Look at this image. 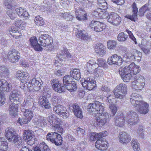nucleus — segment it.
<instances>
[{"label":"nucleus","mask_w":151,"mask_h":151,"mask_svg":"<svg viewBox=\"0 0 151 151\" xmlns=\"http://www.w3.org/2000/svg\"><path fill=\"white\" fill-rule=\"evenodd\" d=\"M107 134L106 131L102 132L99 133L96 132L91 133L90 134V140L91 141L95 140L97 139L104 137L106 136Z\"/></svg>","instance_id":"31"},{"label":"nucleus","mask_w":151,"mask_h":151,"mask_svg":"<svg viewBox=\"0 0 151 151\" xmlns=\"http://www.w3.org/2000/svg\"><path fill=\"white\" fill-rule=\"evenodd\" d=\"M137 133L138 135L140 136L141 138H144L143 126H139L138 127Z\"/></svg>","instance_id":"57"},{"label":"nucleus","mask_w":151,"mask_h":151,"mask_svg":"<svg viewBox=\"0 0 151 151\" xmlns=\"http://www.w3.org/2000/svg\"><path fill=\"white\" fill-rule=\"evenodd\" d=\"M1 90L3 91L8 92L12 90V85L6 81V82L2 86Z\"/></svg>","instance_id":"43"},{"label":"nucleus","mask_w":151,"mask_h":151,"mask_svg":"<svg viewBox=\"0 0 151 151\" xmlns=\"http://www.w3.org/2000/svg\"><path fill=\"white\" fill-rule=\"evenodd\" d=\"M55 80H53L50 81L51 84H53L52 88L54 90L58 93H61L65 91V87L59 82H55Z\"/></svg>","instance_id":"23"},{"label":"nucleus","mask_w":151,"mask_h":151,"mask_svg":"<svg viewBox=\"0 0 151 151\" xmlns=\"http://www.w3.org/2000/svg\"><path fill=\"white\" fill-rule=\"evenodd\" d=\"M131 145L134 151H139L140 149L139 143L136 140L133 139L131 142Z\"/></svg>","instance_id":"48"},{"label":"nucleus","mask_w":151,"mask_h":151,"mask_svg":"<svg viewBox=\"0 0 151 151\" xmlns=\"http://www.w3.org/2000/svg\"><path fill=\"white\" fill-rule=\"evenodd\" d=\"M13 141L11 142L14 143L16 147L20 148L22 147V142H23V141L20 137L17 136L16 138L14 139V140Z\"/></svg>","instance_id":"38"},{"label":"nucleus","mask_w":151,"mask_h":151,"mask_svg":"<svg viewBox=\"0 0 151 151\" xmlns=\"http://www.w3.org/2000/svg\"><path fill=\"white\" fill-rule=\"evenodd\" d=\"M130 102L132 105L139 113L143 114H147L149 111L148 104L141 100V96L136 93H132L130 96Z\"/></svg>","instance_id":"2"},{"label":"nucleus","mask_w":151,"mask_h":151,"mask_svg":"<svg viewBox=\"0 0 151 151\" xmlns=\"http://www.w3.org/2000/svg\"><path fill=\"white\" fill-rule=\"evenodd\" d=\"M15 25L17 27L21 29H23L26 26L25 22L21 19H17L14 23Z\"/></svg>","instance_id":"42"},{"label":"nucleus","mask_w":151,"mask_h":151,"mask_svg":"<svg viewBox=\"0 0 151 151\" xmlns=\"http://www.w3.org/2000/svg\"><path fill=\"white\" fill-rule=\"evenodd\" d=\"M5 136L9 141H13L14 139L17 136L14 129L11 127H8L6 129Z\"/></svg>","instance_id":"21"},{"label":"nucleus","mask_w":151,"mask_h":151,"mask_svg":"<svg viewBox=\"0 0 151 151\" xmlns=\"http://www.w3.org/2000/svg\"><path fill=\"white\" fill-rule=\"evenodd\" d=\"M77 36L81 37L82 39L86 40H88L90 38V36L88 35L87 33L84 30L78 31Z\"/></svg>","instance_id":"37"},{"label":"nucleus","mask_w":151,"mask_h":151,"mask_svg":"<svg viewBox=\"0 0 151 151\" xmlns=\"http://www.w3.org/2000/svg\"><path fill=\"white\" fill-rule=\"evenodd\" d=\"M107 99L106 101L109 103H112L114 101V96L113 95H107Z\"/></svg>","instance_id":"63"},{"label":"nucleus","mask_w":151,"mask_h":151,"mask_svg":"<svg viewBox=\"0 0 151 151\" xmlns=\"http://www.w3.org/2000/svg\"><path fill=\"white\" fill-rule=\"evenodd\" d=\"M6 100L5 94L3 92L0 91V106L5 104Z\"/></svg>","instance_id":"54"},{"label":"nucleus","mask_w":151,"mask_h":151,"mask_svg":"<svg viewBox=\"0 0 151 151\" xmlns=\"http://www.w3.org/2000/svg\"><path fill=\"white\" fill-rule=\"evenodd\" d=\"M21 95L20 91L16 89H12L10 93L9 98L12 103L10 104L9 111V114L12 116H15L17 114L18 112L17 102L19 101Z\"/></svg>","instance_id":"3"},{"label":"nucleus","mask_w":151,"mask_h":151,"mask_svg":"<svg viewBox=\"0 0 151 151\" xmlns=\"http://www.w3.org/2000/svg\"><path fill=\"white\" fill-rule=\"evenodd\" d=\"M64 72L61 70H58L55 72L54 74L56 76L60 77L64 74Z\"/></svg>","instance_id":"64"},{"label":"nucleus","mask_w":151,"mask_h":151,"mask_svg":"<svg viewBox=\"0 0 151 151\" xmlns=\"http://www.w3.org/2000/svg\"><path fill=\"white\" fill-rule=\"evenodd\" d=\"M82 86L88 90L93 89L96 86V81L95 78L93 77H87L86 79L81 80Z\"/></svg>","instance_id":"12"},{"label":"nucleus","mask_w":151,"mask_h":151,"mask_svg":"<svg viewBox=\"0 0 151 151\" xmlns=\"http://www.w3.org/2000/svg\"><path fill=\"white\" fill-rule=\"evenodd\" d=\"M104 104L101 102L96 101L93 103L89 104L88 106V111L91 114L94 116L96 115V114H101L104 113Z\"/></svg>","instance_id":"6"},{"label":"nucleus","mask_w":151,"mask_h":151,"mask_svg":"<svg viewBox=\"0 0 151 151\" xmlns=\"http://www.w3.org/2000/svg\"><path fill=\"white\" fill-rule=\"evenodd\" d=\"M123 59L121 56L114 54L108 58L107 63L110 65L114 64L119 65L122 64Z\"/></svg>","instance_id":"19"},{"label":"nucleus","mask_w":151,"mask_h":151,"mask_svg":"<svg viewBox=\"0 0 151 151\" xmlns=\"http://www.w3.org/2000/svg\"><path fill=\"white\" fill-rule=\"evenodd\" d=\"M107 142L103 139H98L95 143L96 148L100 150H104L107 148Z\"/></svg>","instance_id":"29"},{"label":"nucleus","mask_w":151,"mask_h":151,"mask_svg":"<svg viewBox=\"0 0 151 151\" xmlns=\"http://www.w3.org/2000/svg\"><path fill=\"white\" fill-rule=\"evenodd\" d=\"M9 31L10 34L15 38H18L21 36V33L17 28H12Z\"/></svg>","instance_id":"35"},{"label":"nucleus","mask_w":151,"mask_h":151,"mask_svg":"<svg viewBox=\"0 0 151 151\" xmlns=\"http://www.w3.org/2000/svg\"><path fill=\"white\" fill-rule=\"evenodd\" d=\"M101 9V11H99V17L102 18L108 17L109 15L108 12L105 10V9Z\"/></svg>","instance_id":"50"},{"label":"nucleus","mask_w":151,"mask_h":151,"mask_svg":"<svg viewBox=\"0 0 151 151\" xmlns=\"http://www.w3.org/2000/svg\"><path fill=\"white\" fill-rule=\"evenodd\" d=\"M128 38V36L124 32L119 33L117 36V40L120 42H124Z\"/></svg>","instance_id":"44"},{"label":"nucleus","mask_w":151,"mask_h":151,"mask_svg":"<svg viewBox=\"0 0 151 151\" xmlns=\"http://www.w3.org/2000/svg\"><path fill=\"white\" fill-rule=\"evenodd\" d=\"M119 70V73L123 81L125 82H129L132 76L131 73L128 70V68L126 66H123L120 68Z\"/></svg>","instance_id":"14"},{"label":"nucleus","mask_w":151,"mask_h":151,"mask_svg":"<svg viewBox=\"0 0 151 151\" xmlns=\"http://www.w3.org/2000/svg\"><path fill=\"white\" fill-rule=\"evenodd\" d=\"M43 82L39 78L32 79L31 82H26L24 84L23 89L25 90L27 88L29 91H38L41 88Z\"/></svg>","instance_id":"5"},{"label":"nucleus","mask_w":151,"mask_h":151,"mask_svg":"<svg viewBox=\"0 0 151 151\" xmlns=\"http://www.w3.org/2000/svg\"><path fill=\"white\" fill-rule=\"evenodd\" d=\"M110 111L112 114V116H114L117 111V107L114 104H110L109 106Z\"/></svg>","instance_id":"58"},{"label":"nucleus","mask_w":151,"mask_h":151,"mask_svg":"<svg viewBox=\"0 0 151 151\" xmlns=\"http://www.w3.org/2000/svg\"><path fill=\"white\" fill-rule=\"evenodd\" d=\"M40 104L45 109H50V104L47 98V97L45 96H42L40 99Z\"/></svg>","instance_id":"32"},{"label":"nucleus","mask_w":151,"mask_h":151,"mask_svg":"<svg viewBox=\"0 0 151 151\" xmlns=\"http://www.w3.org/2000/svg\"><path fill=\"white\" fill-rule=\"evenodd\" d=\"M123 59L125 60H127V61L133 60H134V55H132V54L129 53H127L124 54Z\"/></svg>","instance_id":"52"},{"label":"nucleus","mask_w":151,"mask_h":151,"mask_svg":"<svg viewBox=\"0 0 151 151\" xmlns=\"http://www.w3.org/2000/svg\"><path fill=\"white\" fill-rule=\"evenodd\" d=\"M30 43L34 49L37 51H41L42 49V46L45 47L46 50H53L52 44V38L48 35H41L38 39L40 42L39 44L36 37H33L29 39Z\"/></svg>","instance_id":"1"},{"label":"nucleus","mask_w":151,"mask_h":151,"mask_svg":"<svg viewBox=\"0 0 151 151\" xmlns=\"http://www.w3.org/2000/svg\"><path fill=\"white\" fill-rule=\"evenodd\" d=\"M52 105L55 106H57V104L58 103V98L56 96H54L51 99Z\"/></svg>","instance_id":"62"},{"label":"nucleus","mask_w":151,"mask_h":151,"mask_svg":"<svg viewBox=\"0 0 151 151\" xmlns=\"http://www.w3.org/2000/svg\"><path fill=\"white\" fill-rule=\"evenodd\" d=\"M77 132V135L79 137H82L83 136L84 131V130L80 127H78L76 129Z\"/></svg>","instance_id":"61"},{"label":"nucleus","mask_w":151,"mask_h":151,"mask_svg":"<svg viewBox=\"0 0 151 151\" xmlns=\"http://www.w3.org/2000/svg\"><path fill=\"white\" fill-rule=\"evenodd\" d=\"M125 119H124L123 116H117L115 121V123L116 125L119 127H122L124 123V120Z\"/></svg>","instance_id":"39"},{"label":"nucleus","mask_w":151,"mask_h":151,"mask_svg":"<svg viewBox=\"0 0 151 151\" xmlns=\"http://www.w3.org/2000/svg\"><path fill=\"white\" fill-rule=\"evenodd\" d=\"M106 47L101 43L96 44L95 46V50L99 56H102L106 53Z\"/></svg>","instance_id":"27"},{"label":"nucleus","mask_w":151,"mask_h":151,"mask_svg":"<svg viewBox=\"0 0 151 151\" xmlns=\"http://www.w3.org/2000/svg\"><path fill=\"white\" fill-rule=\"evenodd\" d=\"M4 140V138H0V150L5 151L8 149V143Z\"/></svg>","instance_id":"40"},{"label":"nucleus","mask_w":151,"mask_h":151,"mask_svg":"<svg viewBox=\"0 0 151 151\" xmlns=\"http://www.w3.org/2000/svg\"><path fill=\"white\" fill-rule=\"evenodd\" d=\"M128 68V70L130 73L133 75H136L139 73L141 70L140 67L136 65L134 63H132L128 67H126Z\"/></svg>","instance_id":"30"},{"label":"nucleus","mask_w":151,"mask_h":151,"mask_svg":"<svg viewBox=\"0 0 151 151\" xmlns=\"http://www.w3.org/2000/svg\"><path fill=\"white\" fill-rule=\"evenodd\" d=\"M58 134L56 132L48 133L46 136L47 140L52 143L54 138L56 137V136L58 135Z\"/></svg>","instance_id":"41"},{"label":"nucleus","mask_w":151,"mask_h":151,"mask_svg":"<svg viewBox=\"0 0 151 151\" xmlns=\"http://www.w3.org/2000/svg\"><path fill=\"white\" fill-rule=\"evenodd\" d=\"M15 11L19 16L22 18H24L27 19L29 17V14L25 9L19 7L15 9Z\"/></svg>","instance_id":"25"},{"label":"nucleus","mask_w":151,"mask_h":151,"mask_svg":"<svg viewBox=\"0 0 151 151\" xmlns=\"http://www.w3.org/2000/svg\"><path fill=\"white\" fill-rule=\"evenodd\" d=\"M119 142L120 143L127 144L131 141L130 136L125 132H121L119 136Z\"/></svg>","instance_id":"24"},{"label":"nucleus","mask_w":151,"mask_h":151,"mask_svg":"<svg viewBox=\"0 0 151 151\" xmlns=\"http://www.w3.org/2000/svg\"><path fill=\"white\" fill-rule=\"evenodd\" d=\"M34 134L32 131L27 130L24 132L23 134V139L29 145H32L37 141Z\"/></svg>","instance_id":"15"},{"label":"nucleus","mask_w":151,"mask_h":151,"mask_svg":"<svg viewBox=\"0 0 151 151\" xmlns=\"http://www.w3.org/2000/svg\"><path fill=\"white\" fill-rule=\"evenodd\" d=\"M70 74L72 76V78L76 80H79L81 78L80 70L78 69H74L71 70Z\"/></svg>","instance_id":"33"},{"label":"nucleus","mask_w":151,"mask_h":151,"mask_svg":"<svg viewBox=\"0 0 151 151\" xmlns=\"http://www.w3.org/2000/svg\"><path fill=\"white\" fill-rule=\"evenodd\" d=\"M6 13L11 19L14 20L17 17V15L12 10H8Z\"/></svg>","instance_id":"55"},{"label":"nucleus","mask_w":151,"mask_h":151,"mask_svg":"<svg viewBox=\"0 0 151 151\" xmlns=\"http://www.w3.org/2000/svg\"><path fill=\"white\" fill-rule=\"evenodd\" d=\"M149 6L146 4L142 6L139 9V16H142L146 13L147 14V17L151 20V10Z\"/></svg>","instance_id":"20"},{"label":"nucleus","mask_w":151,"mask_h":151,"mask_svg":"<svg viewBox=\"0 0 151 151\" xmlns=\"http://www.w3.org/2000/svg\"><path fill=\"white\" fill-rule=\"evenodd\" d=\"M36 24L39 26H42L44 24V22L42 17L39 16H37L35 17V19Z\"/></svg>","instance_id":"51"},{"label":"nucleus","mask_w":151,"mask_h":151,"mask_svg":"<svg viewBox=\"0 0 151 151\" xmlns=\"http://www.w3.org/2000/svg\"><path fill=\"white\" fill-rule=\"evenodd\" d=\"M16 76L18 79L21 80V82L22 83L24 82V81L26 82H27V80H28L29 77L28 73L25 71L19 70L16 73Z\"/></svg>","instance_id":"26"},{"label":"nucleus","mask_w":151,"mask_h":151,"mask_svg":"<svg viewBox=\"0 0 151 151\" xmlns=\"http://www.w3.org/2000/svg\"><path fill=\"white\" fill-rule=\"evenodd\" d=\"M121 21V18L115 12L111 13L108 17V21L112 24L117 26L119 25Z\"/></svg>","instance_id":"18"},{"label":"nucleus","mask_w":151,"mask_h":151,"mask_svg":"<svg viewBox=\"0 0 151 151\" xmlns=\"http://www.w3.org/2000/svg\"><path fill=\"white\" fill-rule=\"evenodd\" d=\"M75 16L76 19L80 21H85L88 19L87 13H85L83 14L81 12L78 11H75Z\"/></svg>","instance_id":"34"},{"label":"nucleus","mask_w":151,"mask_h":151,"mask_svg":"<svg viewBox=\"0 0 151 151\" xmlns=\"http://www.w3.org/2000/svg\"><path fill=\"white\" fill-rule=\"evenodd\" d=\"M50 118L51 120V122L49 121L51 129L60 133H62L63 129L60 125L63 124V121L54 114L50 116Z\"/></svg>","instance_id":"7"},{"label":"nucleus","mask_w":151,"mask_h":151,"mask_svg":"<svg viewBox=\"0 0 151 151\" xmlns=\"http://www.w3.org/2000/svg\"><path fill=\"white\" fill-rule=\"evenodd\" d=\"M139 47L145 54L149 53L151 49V41L142 40Z\"/></svg>","instance_id":"22"},{"label":"nucleus","mask_w":151,"mask_h":151,"mask_svg":"<svg viewBox=\"0 0 151 151\" xmlns=\"http://www.w3.org/2000/svg\"><path fill=\"white\" fill-rule=\"evenodd\" d=\"M99 21H91L89 24V27L93 30H95V28L96 27Z\"/></svg>","instance_id":"56"},{"label":"nucleus","mask_w":151,"mask_h":151,"mask_svg":"<svg viewBox=\"0 0 151 151\" xmlns=\"http://www.w3.org/2000/svg\"><path fill=\"white\" fill-rule=\"evenodd\" d=\"M133 9V12L134 13V17H137V15L138 9L137 6V5L135 2H134L132 5Z\"/></svg>","instance_id":"60"},{"label":"nucleus","mask_w":151,"mask_h":151,"mask_svg":"<svg viewBox=\"0 0 151 151\" xmlns=\"http://www.w3.org/2000/svg\"><path fill=\"white\" fill-rule=\"evenodd\" d=\"M21 109L23 113V118L21 119L19 118L18 120V122L20 124L22 123L27 124L32 119L34 116V114L32 111L28 109L24 108V106H21Z\"/></svg>","instance_id":"8"},{"label":"nucleus","mask_w":151,"mask_h":151,"mask_svg":"<svg viewBox=\"0 0 151 151\" xmlns=\"http://www.w3.org/2000/svg\"><path fill=\"white\" fill-rule=\"evenodd\" d=\"M33 104V103L31 100L27 99L26 101H25L22 106H24V108H26V109L27 108H31V106Z\"/></svg>","instance_id":"53"},{"label":"nucleus","mask_w":151,"mask_h":151,"mask_svg":"<svg viewBox=\"0 0 151 151\" xmlns=\"http://www.w3.org/2000/svg\"><path fill=\"white\" fill-rule=\"evenodd\" d=\"M110 118V116H109L108 113L105 112L101 114L99 116L96 117V120L98 125L101 127L108 122Z\"/></svg>","instance_id":"17"},{"label":"nucleus","mask_w":151,"mask_h":151,"mask_svg":"<svg viewBox=\"0 0 151 151\" xmlns=\"http://www.w3.org/2000/svg\"><path fill=\"white\" fill-rule=\"evenodd\" d=\"M72 110L75 115L78 118L81 119L83 118L82 111L80 106L77 104H73L71 106Z\"/></svg>","instance_id":"28"},{"label":"nucleus","mask_w":151,"mask_h":151,"mask_svg":"<svg viewBox=\"0 0 151 151\" xmlns=\"http://www.w3.org/2000/svg\"><path fill=\"white\" fill-rule=\"evenodd\" d=\"M127 86L124 83H120L117 86L114 92L116 98H123L127 92Z\"/></svg>","instance_id":"9"},{"label":"nucleus","mask_w":151,"mask_h":151,"mask_svg":"<svg viewBox=\"0 0 151 151\" xmlns=\"http://www.w3.org/2000/svg\"><path fill=\"white\" fill-rule=\"evenodd\" d=\"M7 57L9 62L12 63L18 62L20 58L19 53L14 49H12L9 51Z\"/></svg>","instance_id":"16"},{"label":"nucleus","mask_w":151,"mask_h":151,"mask_svg":"<svg viewBox=\"0 0 151 151\" xmlns=\"http://www.w3.org/2000/svg\"><path fill=\"white\" fill-rule=\"evenodd\" d=\"M125 119L128 124L133 125L138 123L139 118L138 115L136 112L130 110L127 113Z\"/></svg>","instance_id":"11"},{"label":"nucleus","mask_w":151,"mask_h":151,"mask_svg":"<svg viewBox=\"0 0 151 151\" xmlns=\"http://www.w3.org/2000/svg\"><path fill=\"white\" fill-rule=\"evenodd\" d=\"M73 78L71 75H67L65 76L63 78V84L65 85L73 82Z\"/></svg>","instance_id":"46"},{"label":"nucleus","mask_w":151,"mask_h":151,"mask_svg":"<svg viewBox=\"0 0 151 151\" xmlns=\"http://www.w3.org/2000/svg\"><path fill=\"white\" fill-rule=\"evenodd\" d=\"M65 88L70 92L75 91L77 89V85L75 81L71 82L65 85Z\"/></svg>","instance_id":"36"},{"label":"nucleus","mask_w":151,"mask_h":151,"mask_svg":"<svg viewBox=\"0 0 151 151\" xmlns=\"http://www.w3.org/2000/svg\"><path fill=\"white\" fill-rule=\"evenodd\" d=\"M56 137L54 138L53 143H54L55 145L57 146L61 145L62 144V137L60 134H58V135L56 136Z\"/></svg>","instance_id":"45"},{"label":"nucleus","mask_w":151,"mask_h":151,"mask_svg":"<svg viewBox=\"0 0 151 151\" xmlns=\"http://www.w3.org/2000/svg\"><path fill=\"white\" fill-rule=\"evenodd\" d=\"M98 63L93 60H89L88 62L85 66V68L87 71L90 73L98 74L100 71H99V69L96 68L98 66L106 68L107 65L105 60L103 58L98 59Z\"/></svg>","instance_id":"4"},{"label":"nucleus","mask_w":151,"mask_h":151,"mask_svg":"<svg viewBox=\"0 0 151 151\" xmlns=\"http://www.w3.org/2000/svg\"><path fill=\"white\" fill-rule=\"evenodd\" d=\"M145 81L144 76L139 75H137L132 85V89L136 90H142L144 87Z\"/></svg>","instance_id":"10"},{"label":"nucleus","mask_w":151,"mask_h":151,"mask_svg":"<svg viewBox=\"0 0 151 151\" xmlns=\"http://www.w3.org/2000/svg\"><path fill=\"white\" fill-rule=\"evenodd\" d=\"M53 110L56 114L62 117L64 119H67L69 116L68 112L66 108L60 104L54 106Z\"/></svg>","instance_id":"13"},{"label":"nucleus","mask_w":151,"mask_h":151,"mask_svg":"<svg viewBox=\"0 0 151 151\" xmlns=\"http://www.w3.org/2000/svg\"><path fill=\"white\" fill-rule=\"evenodd\" d=\"M4 3L6 8L10 9H12L13 6L12 1H10L9 0H5L4 1Z\"/></svg>","instance_id":"59"},{"label":"nucleus","mask_w":151,"mask_h":151,"mask_svg":"<svg viewBox=\"0 0 151 151\" xmlns=\"http://www.w3.org/2000/svg\"><path fill=\"white\" fill-rule=\"evenodd\" d=\"M96 27L95 28L94 31L97 32L102 31L106 28L105 25L103 23L99 22Z\"/></svg>","instance_id":"47"},{"label":"nucleus","mask_w":151,"mask_h":151,"mask_svg":"<svg viewBox=\"0 0 151 151\" xmlns=\"http://www.w3.org/2000/svg\"><path fill=\"white\" fill-rule=\"evenodd\" d=\"M117 42L115 40H109L107 42V45L109 49H113L116 47Z\"/></svg>","instance_id":"49"}]
</instances>
